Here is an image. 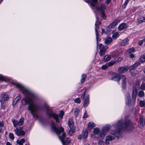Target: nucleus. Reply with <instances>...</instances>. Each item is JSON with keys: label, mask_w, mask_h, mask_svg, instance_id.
I'll return each mask as SVG.
<instances>
[{"label": "nucleus", "mask_w": 145, "mask_h": 145, "mask_svg": "<svg viewBox=\"0 0 145 145\" xmlns=\"http://www.w3.org/2000/svg\"><path fill=\"white\" fill-rule=\"evenodd\" d=\"M101 16L104 19H105L106 17L105 16V15L104 13L103 12H102Z\"/></svg>", "instance_id": "680f3d73"}, {"label": "nucleus", "mask_w": 145, "mask_h": 145, "mask_svg": "<svg viewBox=\"0 0 145 145\" xmlns=\"http://www.w3.org/2000/svg\"><path fill=\"white\" fill-rule=\"evenodd\" d=\"M47 114L49 116L53 117L56 120V122H59V118L57 115L53 113L52 112V111L49 109H48V110Z\"/></svg>", "instance_id": "0eeeda50"}, {"label": "nucleus", "mask_w": 145, "mask_h": 145, "mask_svg": "<svg viewBox=\"0 0 145 145\" xmlns=\"http://www.w3.org/2000/svg\"><path fill=\"white\" fill-rule=\"evenodd\" d=\"M9 137L10 138L13 140L14 138V136L12 133H10L9 135Z\"/></svg>", "instance_id": "49530a36"}, {"label": "nucleus", "mask_w": 145, "mask_h": 145, "mask_svg": "<svg viewBox=\"0 0 145 145\" xmlns=\"http://www.w3.org/2000/svg\"><path fill=\"white\" fill-rule=\"evenodd\" d=\"M123 59L122 57H118L116 60H115V61H116V63L119 62Z\"/></svg>", "instance_id": "3c124183"}, {"label": "nucleus", "mask_w": 145, "mask_h": 145, "mask_svg": "<svg viewBox=\"0 0 145 145\" xmlns=\"http://www.w3.org/2000/svg\"><path fill=\"white\" fill-rule=\"evenodd\" d=\"M80 110L78 108H76L75 110L74 116L75 117H77L79 114Z\"/></svg>", "instance_id": "f704fd0d"}, {"label": "nucleus", "mask_w": 145, "mask_h": 145, "mask_svg": "<svg viewBox=\"0 0 145 145\" xmlns=\"http://www.w3.org/2000/svg\"><path fill=\"white\" fill-rule=\"evenodd\" d=\"M140 88L142 90H145V83L142 82L140 86Z\"/></svg>", "instance_id": "58836bf2"}, {"label": "nucleus", "mask_w": 145, "mask_h": 145, "mask_svg": "<svg viewBox=\"0 0 145 145\" xmlns=\"http://www.w3.org/2000/svg\"><path fill=\"white\" fill-rule=\"evenodd\" d=\"M111 59V56L109 54H107L105 56L103 60L106 61H109Z\"/></svg>", "instance_id": "5701e85b"}, {"label": "nucleus", "mask_w": 145, "mask_h": 145, "mask_svg": "<svg viewBox=\"0 0 145 145\" xmlns=\"http://www.w3.org/2000/svg\"><path fill=\"white\" fill-rule=\"evenodd\" d=\"M88 117V116L86 112V111L84 113V114L83 116V118H87Z\"/></svg>", "instance_id": "052dcab7"}, {"label": "nucleus", "mask_w": 145, "mask_h": 145, "mask_svg": "<svg viewBox=\"0 0 145 145\" xmlns=\"http://www.w3.org/2000/svg\"><path fill=\"white\" fill-rule=\"evenodd\" d=\"M139 61L140 63H143L145 61V55H143L140 57Z\"/></svg>", "instance_id": "aec40b11"}, {"label": "nucleus", "mask_w": 145, "mask_h": 145, "mask_svg": "<svg viewBox=\"0 0 145 145\" xmlns=\"http://www.w3.org/2000/svg\"><path fill=\"white\" fill-rule=\"evenodd\" d=\"M88 135V132L86 131H84L82 133V136L84 138H86Z\"/></svg>", "instance_id": "c9c22d12"}, {"label": "nucleus", "mask_w": 145, "mask_h": 145, "mask_svg": "<svg viewBox=\"0 0 145 145\" xmlns=\"http://www.w3.org/2000/svg\"><path fill=\"white\" fill-rule=\"evenodd\" d=\"M110 125H107L104 127V130L106 131H108L110 129Z\"/></svg>", "instance_id": "c03bdc74"}, {"label": "nucleus", "mask_w": 145, "mask_h": 145, "mask_svg": "<svg viewBox=\"0 0 145 145\" xmlns=\"http://www.w3.org/2000/svg\"><path fill=\"white\" fill-rule=\"evenodd\" d=\"M137 91L136 88L133 89L132 91V97L133 98L135 99L137 95Z\"/></svg>", "instance_id": "412c9836"}, {"label": "nucleus", "mask_w": 145, "mask_h": 145, "mask_svg": "<svg viewBox=\"0 0 145 145\" xmlns=\"http://www.w3.org/2000/svg\"><path fill=\"white\" fill-rule=\"evenodd\" d=\"M108 67H109L108 65H107V63L105 65H103L101 67V68L103 70H105L107 69Z\"/></svg>", "instance_id": "a18cd8bd"}, {"label": "nucleus", "mask_w": 145, "mask_h": 145, "mask_svg": "<svg viewBox=\"0 0 145 145\" xmlns=\"http://www.w3.org/2000/svg\"><path fill=\"white\" fill-rule=\"evenodd\" d=\"M95 31L96 32V39L97 40L98 37H99V34L98 32L97 31V28H95Z\"/></svg>", "instance_id": "6e6d98bb"}, {"label": "nucleus", "mask_w": 145, "mask_h": 145, "mask_svg": "<svg viewBox=\"0 0 145 145\" xmlns=\"http://www.w3.org/2000/svg\"><path fill=\"white\" fill-rule=\"evenodd\" d=\"M16 134L18 136L21 135H24L25 134V132L23 130H19L18 129H16L15 130Z\"/></svg>", "instance_id": "f8f14e48"}, {"label": "nucleus", "mask_w": 145, "mask_h": 145, "mask_svg": "<svg viewBox=\"0 0 145 145\" xmlns=\"http://www.w3.org/2000/svg\"><path fill=\"white\" fill-rule=\"evenodd\" d=\"M135 57V55L133 54H130L129 55V57L131 58H133Z\"/></svg>", "instance_id": "13d9d810"}, {"label": "nucleus", "mask_w": 145, "mask_h": 145, "mask_svg": "<svg viewBox=\"0 0 145 145\" xmlns=\"http://www.w3.org/2000/svg\"><path fill=\"white\" fill-rule=\"evenodd\" d=\"M142 20H140L139 18H138L137 19V23L138 25L142 23Z\"/></svg>", "instance_id": "864d4df0"}, {"label": "nucleus", "mask_w": 145, "mask_h": 145, "mask_svg": "<svg viewBox=\"0 0 145 145\" xmlns=\"http://www.w3.org/2000/svg\"><path fill=\"white\" fill-rule=\"evenodd\" d=\"M119 34L118 32H116L114 33L112 35V38L113 39H115L117 38L119 36Z\"/></svg>", "instance_id": "393cba45"}, {"label": "nucleus", "mask_w": 145, "mask_h": 145, "mask_svg": "<svg viewBox=\"0 0 145 145\" xmlns=\"http://www.w3.org/2000/svg\"><path fill=\"white\" fill-rule=\"evenodd\" d=\"M95 126V125L93 123L89 122L88 125V129H92Z\"/></svg>", "instance_id": "4be33fe9"}, {"label": "nucleus", "mask_w": 145, "mask_h": 145, "mask_svg": "<svg viewBox=\"0 0 145 145\" xmlns=\"http://www.w3.org/2000/svg\"><path fill=\"white\" fill-rule=\"evenodd\" d=\"M99 132V129L98 128H95L94 130V133L95 134H97Z\"/></svg>", "instance_id": "a19ab883"}, {"label": "nucleus", "mask_w": 145, "mask_h": 145, "mask_svg": "<svg viewBox=\"0 0 145 145\" xmlns=\"http://www.w3.org/2000/svg\"><path fill=\"white\" fill-rule=\"evenodd\" d=\"M145 124V121L143 116H141L140 118L139 127L142 128Z\"/></svg>", "instance_id": "ddd939ff"}, {"label": "nucleus", "mask_w": 145, "mask_h": 145, "mask_svg": "<svg viewBox=\"0 0 145 145\" xmlns=\"http://www.w3.org/2000/svg\"><path fill=\"white\" fill-rule=\"evenodd\" d=\"M8 98L7 94L5 93H2L0 98V102L2 104H3L4 102L7 101Z\"/></svg>", "instance_id": "6e6552de"}, {"label": "nucleus", "mask_w": 145, "mask_h": 145, "mask_svg": "<svg viewBox=\"0 0 145 145\" xmlns=\"http://www.w3.org/2000/svg\"><path fill=\"white\" fill-rule=\"evenodd\" d=\"M24 120V119L23 118H22L20 119V120L18 121L19 126H21L23 124Z\"/></svg>", "instance_id": "37998d69"}, {"label": "nucleus", "mask_w": 145, "mask_h": 145, "mask_svg": "<svg viewBox=\"0 0 145 145\" xmlns=\"http://www.w3.org/2000/svg\"><path fill=\"white\" fill-rule=\"evenodd\" d=\"M70 142H71L69 138H67L66 140L67 143L68 144H69L70 143Z\"/></svg>", "instance_id": "69168bd1"}, {"label": "nucleus", "mask_w": 145, "mask_h": 145, "mask_svg": "<svg viewBox=\"0 0 145 145\" xmlns=\"http://www.w3.org/2000/svg\"><path fill=\"white\" fill-rule=\"evenodd\" d=\"M116 63V61L115 60L111 61L108 63L107 65L108 67L111 66L112 65H114Z\"/></svg>", "instance_id": "2f4dec72"}, {"label": "nucleus", "mask_w": 145, "mask_h": 145, "mask_svg": "<svg viewBox=\"0 0 145 145\" xmlns=\"http://www.w3.org/2000/svg\"><path fill=\"white\" fill-rule=\"evenodd\" d=\"M128 40L127 38L122 40L121 42V44L122 46H125L128 44Z\"/></svg>", "instance_id": "a211bd4d"}, {"label": "nucleus", "mask_w": 145, "mask_h": 145, "mask_svg": "<svg viewBox=\"0 0 145 145\" xmlns=\"http://www.w3.org/2000/svg\"><path fill=\"white\" fill-rule=\"evenodd\" d=\"M25 140L24 138H22L20 140H18L17 143L19 145H23V144L25 142Z\"/></svg>", "instance_id": "b1692460"}, {"label": "nucleus", "mask_w": 145, "mask_h": 145, "mask_svg": "<svg viewBox=\"0 0 145 145\" xmlns=\"http://www.w3.org/2000/svg\"><path fill=\"white\" fill-rule=\"evenodd\" d=\"M22 103L23 105L29 104L28 109L30 111L31 113L33 114L37 109V106L33 103L31 98L26 97L22 101Z\"/></svg>", "instance_id": "f257e3e1"}, {"label": "nucleus", "mask_w": 145, "mask_h": 145, "mask_svg": "<svg viewBox=\"0 0 145 145\" xmlns=\"http://www.w3.org/2000/svg\"><path fill=\"white\" fill-rule=\"evenodd\" d=\"M129 68L127 66L120 67L118 69V71L119 72L122 73H123L127 72Z\"/></svg>", "instance_id": "9b49d317"}, {"label": "nucleus", "mask_w": 145, "mask_h": 145, "mask_svg": "<svg viewBox=\"0 0 145 145\" xmlns=\"http://www.w3.org/2000/svg\"><path fill=\"white\" fill-rule=\"evenodd\" d=\"M135 51V49L133 47H132L131 48H130L128 50L127 53L128 52L129 53H130L133 52H134Z\"/></svg>", "instance_id": "ea45409f"}, {"label": "nucleus", "mask_w": 145, "mask_h": 145, "mask_svg": "<svg viewBox=\"0 0 145 145\" xmlns=\"http://www.w3.org/2000/svg\"><path fill=\"white\" fill-rule=\"evenodd\" d=\"M52 129L58 136L59 137L63 145H65V143L64 139L66 137V133L64 131L63 128L62 127H56L54 125H52Z\"/></svg>", "instance_id": "f03ea898"}, {"label": "nucleus", "mask_w": 145, "mask_h": 145, "mask_svg": "<svg viewBox=\"0 0 145 145\" xmlns=\"http://www.w3.org/2000/svg\"><path fill=\"white\" fill-rule=\"evenodd\" d=\"M143 42L142 40H140L138 42V44L140 46H141L143 44Z\"/></svg>", "instance_id": "bf43d9fd"}, {"label": "nucleus", "mask_w": 145, "mask_h": 145, "mask_svg": "<svg viewBox=\"0 0 145 145\" xmlns=\"http://www.w3.org/2000/svg\"><path fill=\"white\" fill-rule=\"evenodd\" d=\"M68 125L70 129H72V128H75L74 127L73 122L71 119H69Z\"/></svg>", "instance_id": "2eb2a0df"}, {"label": "nucleus", "mask_w": 145, "mask_h": 145, "mask_svg": "<svg viewBox=\"0 0 145 145\" xmlns=\"http://www.w3.org/2000/svg\"><path fill=\"white\" fill-rule=\"evenodd\" d=\"M86 77V75L85 74H83L82 76V79L81 80V82L82 83H83Z\"/></svg>", "instance_id": "72a5a7b5"}, {"label": "nucleus", "mask_w": 145, "mask_h": 145, "mask_svg": "<svg viewBox=\"0 0 145 145\" xmlns=\"http://www.w3.org/2000/svg\"><path fill=\"white\" fill-rule=\"evenodd\" d=\"M105 5L103 4H101L99 8H98V9L102 11H103L105 9Z\"/></svg>", "instance_id": "c756f323"}, {"label": "nucleus", "mask_w": 145, "mask_h": 145, "mask_svg": "<svg viewBox=\"0 0 145 145\" xmlns=\"http://www.w3.org/2000/svg\"><path fill=\"white\" fill-rule=\"evenodd\" d=\"M6 145H12L11 143L9 142H7L6 143Z\"/></svg>", "instance_id": "774afa93"}, {"label": "nucleus", "mask_w": 145, "mask_h": 145, "mask_svg": "<svg viewBox=\"0 0 145 145\" xmlns=\"http://www.w3.org/2000/svg\"><path fill=\"white\" fill-rule=\"evenodd\" d=\"M4 126V123L3 121H0V127H3Z\"/></svg>", "instance_id": "0e129e2a"}, {"label": "nucleus", "mask_w": 145, "mask_h": 145, "mask_svg": "<svg viewBox=\"0 0 145 145\" xmlns=\"http://www.w3.org/2000/svg\"><path fill=\"white\" fill-rule=\"evenodd\" d=\"M97 0H91L90 1L91 5L93 6H94L97 4Z\"/></svg>", "instance_id": "cd10ccee"}, {"label": "nucleus", "mask_w": 145, "mask_h": 145, "mask_svg": "<svg viewBox=\"0 0 145 145\" xmlns=\"http://www.w3.org/2000/svg\"><path fill=\"white\" fill-rule=\"evenodd\" d=\"M129 0H126L125 3L122 5V7L125 8L129 2Z\"/></svg>", "instance_id": "8fccbe9b"}, {"label": "nucleus", "mask_w": 145, "mask_h": 145, "mask_svg": "<svg viewBox=\"0 0 145 145\" xmlns=\"http://www.w3.org/2000/svg\"><path fill=\"white\" fill-rule=\"evenodd\" d=\"M118 122L121 123L122 129L125 130L129 132L133 129L132 123L129 120L126 121L123 123L122 120L119 121Z\"/></svg>", "instance_id": "20e7f679"}, {"label": "nucleus", "mask_w": 145, "mask_h": 145, "mask_svg": "<svg viewBox=\"0 0 145 145\" xmlns=\"http://www.w3.org/2000/svg\"><path fill=\"white\" fill-rule=\"evenodd\" d=\"M15 86L17 88H19L22 91L23 93L25 95H29L30 94L29 91L20 84H15Z\"/></svg>", "instance_id": "423d86ee"}, {"label": "nucleus", "mask_w": 145, "mask_h": 145, "mask_svg": "<svg viewBox=\"0 0 145 145\" xmlns=\"http://www.w3.org/2000/svg\"><path fill=\"white\" fill-rule=\"evenodd\" d=\"M64 114V112L63 111H61L59 114V117L62 118Z\"/></svg>", "instance_id": "4d7b16f0"}, {"label": "nucleus", "mask_w": 145, "mask_h": 145, "mask_svg": "<svg viewBox=\"0 0 145 145\" xmlns=\"http://www.w3.org/2000/svg\"><path fill=\"white\" fill-rule=\"evenodd\" d=\"M12 122L15 127H16L18 125H19V122L18 121L13 119L12 120Z\"/></svg>", "instance_id": "c85d7f7f"}, {"label": "nucleus", "mask_w": 145, "mask_h": 145, "mask_svg": "<svg viewBox=\"0 0 145 145\" xmlns=\"http://www.w3.org/2000/svg\"><path fill=\"white\" fill-rule=\"evenodd\" d=\"M109 140H107L106 138V140L105 141V143L106 145H107L109 144V142H108Z\"/></svg>", "instance_id": "338daca9"}, {"label": "nucleus", "mask_w": 145, "mask_h": 145, "mask_svg": "<svg viewBox=\"0 0 145 145\" xmlns=\"http://www.w3.org/2000/svg\"><path fill=\"white\" fill-rule=\"evenodd\" d=\"M86 92V90H85V91H84L82 94L81 97L83 99H84V96L85 95Z\"/></svg>", "instance_id": "5fc2aeb1"}, {"label": "nucleus", "mask_w": 145, "mask_h": 145, "mask_svg": "<svg viewBox=\"0 0 145 145\" xmlns=\"http://www.w3.org/2000/svg\"><path fill=\"white\" fill-rule=\"evenodd\" d=\"M99 46L100 49L99 54L100 56H102L105 54L106 51V49L104 46L101 44H100Z\"/></svg>", "instance_id": "1a4fd4ad"}, {"label": "nucleus", "mask_w": 145, "mask_h": 145, "mask_svg": "<svg viewBox=\"0 0 145 145\" xmlns=\"http://www.w3.org/2000/svg\"><path fill=\"white\" fill-rule=\"evenodd\" d=\"M117 82L119 81L120 80H121V84L122 87L123 88L126 87L127 84V79L125 76L124 75L120 76L117 75L115 76Z\"/></svg>", "instance_id": "39448f33"}, {"label": "nucleus", "mask_w": 145, "mask_h": 145, "mask_svg": "<svg viewBox=\"0 0 145 145\" xmlns=\"http://www.w3.org/2000/svg\"><path fill=\"white\" fill-rule=\"evenodd\" d=\"M89 96H87L86 98L84 103V107H86L87 106L89 103Z\"/></svg>", "instance_id": "dca6fc26"}, {"label": "nucleus", "mask_w": 145, "mask_h": 145, "mask_svg": "<svg viewBox=\"0 0 145 145\" xmlns=\"http://www.w3.org/2000/svg\"><path fill=\"white\" fill-rule=\"evenodd\" d=\"M115 130L112 131L111 134L116 137H119L121 135L120 131L122 130L123 127L121 125V123L118 122L116 124L114 125Z\"/></svg>", "instance_id": "7ed1b4c3"}, {"label": "nucleus", "mask_w": 145, "mask_h": 145, "mask_svg": "<svg viewBox=\"0 0 145 145\" xmlns=\"http://www.w3.org/2000/svg\"><path fill=\"white\" fill-rule=\"evenodd\" d=\"M137 73V71L134 70L131 72V75L133 76H135Z\"/></svg>", "instance_id": "09e8293b"}, {"label": "nucleus", "mask_w": 145, "mask_h": 145, "mask_svg": "<svg viewBox=\"0 0 145 145\" xmlns=\"http://www.w3.org/2000/svg\"><path fill=\"white\" fill-rule=\"evenodd\" d=\"M140 19H142V22H145V17L143 16H142L140 17Z\"/></svg>", "instance_id": "e2e57ef3"}, {"label": "nucleus", "mask_w": 145, "mask_h": 145, "mask_svg": "<svg viewBox=\"0 0 145 145\" xmlns=\"http://www.w3.org/2000/svg\"><path fill=\"white\" fill-rule=\"evenodd\" d=\"M127 100L126 101V103L127 105H129L131 102V98L130 95L129 94H127Z\"/></svg>", "instance_id": "a878e982"}, {"label": "nucleus", "mask_w": 145, "mask_h": 145, "mask_svg": "<svg viewBox=\"0 0 145 145\" xmlns=\"http://www.w3.org/2000/svg\"><path fill=\"white\" fill-rule=\"evenodd\" d=\"M74 101L75 102L79 103H80V99L79 98H78L74 100Z\"/></svg>", "instance_id": "603ef678"}, {"label": "nucleus", "mask_w": 145, "mask_h": 145, "mask_svg": "<svg viewBox=\"0 0 145 145\" xmlns=\"http://www.w3.org/2000/svg\"><path fill=\"white\" fill-rule=\"evenodd\" d=\"M8 80V79L3 76L0 74V81H6Z\"/></svg>", "instance_id": "7c9ffc66"}, {"label": "nucleus", "mask_w": 145, "mask_h": 145, "mask_svg": "<svg viewBox=\"0 0 145 145\" xmlns=\"http://www.w3.org/2000/svg\"><path fill=\"white\" fill-rule=\"evenodd\" d=\"M138 95L140 97H142L144 96V93L142 90H140L138 92Z\"/></svg>", "instance_id": "4c0bfd02"}, {"label": "nucleus", "mask_w": 145, "mask_h": 145, "mask_svg": "<svg viewBox=\"0 0 145 145\" xmlns=\"http://www.w3.org/2000/svg\"><path fill=\"white\" fill-rule=\"evenodd\" d=\"M140 64V63L139 62L135 63L130 67L129 69L130 70H131L134 69L135 68L137 67Z\"/></svg>", "instance_id": "6ab92c4d"}, {"label": "nucleus", "mask_w": 145, "mask_h": 145, "mask_svg": "<svg viewBox=\"0 0 145 145\" xmlns=\"http://www.w3.org/2000/svg\"><path fill=\"white\" fill-rule=\"evenodd\" d=\"M112 41V39L111 38H108L106 39L105 41V43L106 44L110 43Z\"/></svg>", "instance_id": "bb28decb"}, {"label": "nucleus", "mask_w": 145, "mask_h": 145, "mask_svg": "<svg viewBox=\"0 0 145 145\" xmlns=\"http://www.w3.org/2000/svg\"><path fill=\"white\" fill-rule=\"evenodd\" d=\"M139 105L141 107H145V101H140L139 103Z\"/></svg>", "instance_id": "79ce46f5"}, {"label": "nucleus", "mask_w": 145, "mask_h": 145, "mask_svg": "<svg viewBox=\"0 0 145 145\" xmlns=\"http://www.w3.org/2000/svg\"><path fill=\"white\" fill-rule=\"evenodd\" d=\"M127 25L125 24L122 23L119 25L118 29L119 30L121 31L127 28Z\"/></svg>", "instance_id": "4468645a"}, {"label": "nucleus", "mask_w": 145, "mask_h": 145, "mask_svg": "<svg viewBox=\"0 0 145 145\" xmlns=\"http://www.w3.org/2000/svg\"><path fill=\"white\" fill-rule=\"evenodd\" d=\"M75 132V128H72V129H70L69 131V134L72 136L73 134Z\"/></svg>", "instance_id": "473e14b6"}, {"label": "nucleus", "mask_w": 145, "mask_h": 145, "mask_svg": "<svg viewBox=\"0 0 145 145\" xmlns=\"http://www.w3.org/2000/svg\"><path fill=\"white\" fill-rule=\"evenodd\" d=\"M21 98V97L20 96L18 95L17 96L14 100L12 103L13 105L14 106L19 101V100Z\"/></svg>", "instance_id": "f3484780"}, {"label": "nucleus", "mask_w": 145, "mask_h": 145, "mask_svg": "<svg viewBox=\"0 0 145 145\" xmlns=\"http://www.w3.org/2000/svg\"><path fill=\"white\" fill-rule=\"evenodd\" d=\"M104 144L103 141L102 140H99L98 141V145H103Z\"/></svg>", "instance_id": "de8ad7c7"}, {"label": "nucleus", "mask_w": 145, "mask_h": 145, "mask_svg": "<svg viewBox=\"0 0 145 145\" xmlns=\"http://www.w3.org/2000/svg\"><path fill=\"white\" fill-rule=\"evenodd\" d=\"M119 21L118 20H116L112 22L106 28V29L108 28L109 29L114 28L116 25L119 22Z\"/></svg>", "instance_id": "9d476101"}, {"label": "nucleus", "mask_w": 145, "mask_h": 145, "mask_svg": "<svg viewBox=\"0 0 145 145\" xmlns=\"http://www.w3.org/2000/svg\"><path fill=\"white\" fill-rule=\"evenodd\" d=\"M107 140H108L109 141H111L112 139H114V137L111 136V135H108L106 137Z\"/></svg>", "instance_id": "e433bc0d"}]
</instances>
